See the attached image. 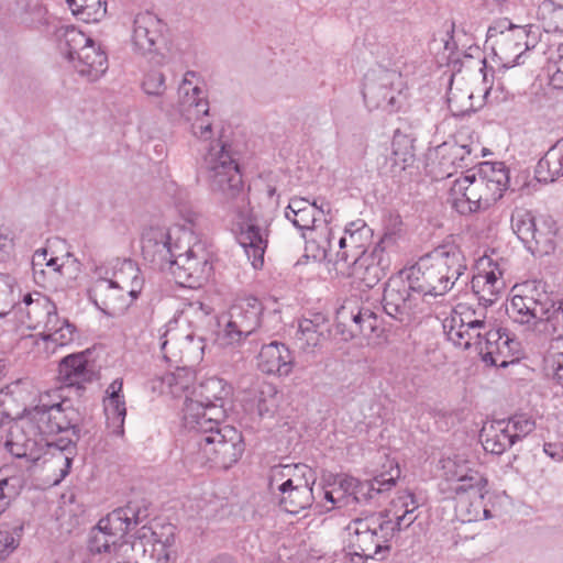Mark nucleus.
<instances>
[{"label": "nucleus", "instance_id": "nucleus-1", "mask_svg": "<svg viewBox=\"0 0 563 563\" xmlns=\"http://www.w3.org/2000/svg\"><path fill=\"white\" fill-rule=\"evenodd\" d=\"M201 170L218 203L236 220L238 240L253 267H262L268 243V224L253 213L239 165L223 143L209 146Z\"/></svg>", "mask_w": 563, "mask_h": 563}, {"label": "nucleus", "instance_id": "nucleus-2", "mask_svg": "<svg viewBox=\"0 0 563 563\" xmlns=\"http://www.w3.org/2000/svg\"><path fill=\"white\" fill-rule=\"evenodd\" d=\"M80 416L69 399L58 390L38 396L37 402L25 407L18 419L20 429L43 443L55 463H60V478L68 475L80 438Z\"/></svg>", "mask_w": 563, "mask_h": 563}, {"label": "nucleus", "instance_id": "nucleus-3", "mask_svg": "<svg viewBox=\"0 0 563 563\" xmlns=\"http://www.w3.org/2000/svg\"><path fill=\"white\" fill-rule=\"evenodd\" d=\"M463 255L454 246H439L421 256L404 275L431 310L432 300L443 297L464 273Z\"/></svg>", "mask_w": 563, "mask_h": 563}, {"label": "nucleus", "instance_id": "nucleus-4", "mask_svg": "<svg viewBox=\"0 0 563 563\" xmlns=\"http://www.w3.org/2000/svg\"><path fill=\"white\" fill-rule=\"evenodd\" d=\"M197 427L186 430L189 439L184 450L190 463L200 466L210 463L228 470L241 459L245 448L236 428L222 423L209 427L199 423Z\"/></svg>", "mask_w": 563, "mask_h": 563}, {"label": "nucleus", "instance_id": "nucleus-5", "mask_svg": "<svg viewBox=\"0 0 563 563\" xmlns=\"http://www.w3.org/2000/svg\"><path fill=\"white\" fill-rule=\"evenodd\" d=\"M114 277L115 279L99 277L89 289L90 300L101 312L112 318L128 309L139 297L143 286L140 269L131 260H124L121 263Z\"/></svg>", "mask_w": 563, "mask_h": 563}, {"label": "nucleus", "instance_id": "nucleus-6", "mask_svg": "<svg viewBox=\"0 0 563 563\" xmlns=\"http://www.w3.org/2000/svg\"><path fill=\"white\" fill-rule=\"evenodd\" d=\"M232 388L219 377H210L192 391L196 399L186 395L183 406V428L192 430L197 424L218 426L223 423L230 405Z\"/></svg>", "mask_w": 563, "mask_h": 563}, {"label": "nucleus", "instance_id": "nucleus-7", "mask_svg": "<svg viewBox=\"0 0 563 563\" xmlns=\"http://www.w3.org/2000/svg\"><path fill=\"white\" fill-rule=\"evenodd\" d=\"M273 329L264 317V306L255 297L238 300L229 310V320L222 332V340L229 345L250 344L255 352L260 342L267 340Z\"/></svg>", "mask_w": 563, "mask_h": 563}, {"label": "nucleus", "instance_id": "nucleus-8", "mask_svg": "<svg viewBox=\"0 0 563 563\" xmlns=\"http://www.w3.org/2000/svg\"><path fill=\"white\" fill-rule=\"evenodd\" d=\"M58 36L60 54L81 77L96 81L106 73V53L85 33L74 26H67Z\"/></svg>", "mask_w": 563, "mask_h": 563}, {"label": "nucleus", "instance_id": "nucleus-9", "mask_svg": "<svg viewBox=\"0 0 563 563\" xmlns=\"http://www.w3.org/2000/svg\"><path fill=\"white\" fill-rule=\"evenodd\" d=\"M493 162L479 164L476 173L456 178L450 188L452 207L461 214L487 210L490 207Z\"/></svg>", "mask_w": 563, "mask_h": 563}, {"label": "nucleus", "instance_id": "nucleus-10", "mask_svg": "<svg viewBox=\"0 0 563 563\" xmlns=\"http://www.w3.org/2000/svg\"><path fill=\"white\" fill-rule=\"evenodd\" d=\"M443 330L454 345L465 350L474 347L475 352L489 366L493 365V351L490 350L489 335L493 331L490 324L484 320L472 319L455 309L449 318L443 321Z\"/></svg>", "mask_w": 563, "mask_h": 563}, {"label": "nucleus", "instance_id": "nucleus-11", "mask_svg": "<svg viewBox=\"0 0 563 563\" xmlns=\"http://www.w3.org/2000/svg\"><path fill=\"white\" fill-rule=\"evenodd\" d=\"M402 76L394 69L378 67L369 70L363 82V98L369 110L382 109L395 112L401 104Z\"/></svg>", "mask_w": 563, "mask_h": 563}, {"label": "nucleus", "instance_id": "nucleus-12", "mask_svg": "<svg viewBox=\"0 0 563 563\" xmlns=\"http://www.w3.org/2000/svg\"><path fill=\"white\" fill-rule=\"evenodd\" d=\"M382 302L385 313L401 323H409L417 314L430 310L420 296L412 290L402 271L385 284Z\"/></svg>", "mask_w": 563, "mask_h": 563}, {"label": "nucleus", "instance_id": "nucleus-13", "mask_svg": "<svg viewBox=\"0 0 563 563\" xmlns=\"http://www.w3.org/2000/svg\"><path fill=\"white\" fill-rule=\"evenodd\" d=\"M399 476L398 465H390L387 472L377 474L368 481L362 482L352 476H344L339 481L336 493H340L339 499L343 500L347 507L356 504H372L395 487Z\"/></svg>", "mask_w": 563, "mask_h": 563}, {"label": "nucleus", "instance_id": "nucleus-14", "mask_svg": "<svg viewBox=\"0 0 563 563\" xmlns=\"http://www.w3.org/2000/svg\"><path fill=\"white\" fill-rule=\"evenodd\" d=\"M331 207L327 201H309L302 197H294L289 200L285 209V218L292 223L295 228L302 232V238L310 240L312 236H319L321 229L329 225L331 219Z\"/></svg>", "mask_w": 563, "mask_h": 563}, {"label": "nucleus", "instance_id": "nucleus-15", "mask_svg": "<svg viewBox=\"0 0 563 563\" xmlns=\"http://www.w3.org/2000/svg\"><path fill=\"white\" fill-rule=\"evenodd\" d=\"M395 242V232L386 231L372 251L353 253V269L347 274L365 287L373 288L386 275L388 264L384 250Z\"/></svg>", "mask_w": 563, "mask_h": 563}, {"label": "nucleus", "instance_id": "nucleus-16", "mask_svg": "<svg viewBox=\"0 0 563 563\" xmlns=\"http://www.w3.org/2000/svg\"><path fill=\"white\" fill-rule=\"evenodd\" d=\"M170 261L165 272L170 273L177 284L196 288L209 277L211 265L201 243L197 242L188 246L184 254Z\"/></svg>", "mask_w": 563, "mask_h": 563}, {"label": "nucleus", "instance_id": "nucleus-17", "mask_svg": "<svg viewBox=\"0 0 563 563\" xmlns=\"http://www.w3.org/2000/svg\"><path fill=\"white\" fill-rule=\"evenodd\" d=\"M164 22L151 11L136 13L131 21L130 43L136 55L156 54L163 41Z\"/></svg>", "mask_w": 563, "mask_h": 563}, {"label": "nucleus", "instance_id": "nucleus-18", "mask_svg": "<svg viewBox=\"0 0 563 563\" xmlns=\"http://www.w3.org/2000/svg\"><path fill=\"white\" fill-rule=\"evenodd\" d=\"M307 251L311 253L316 261L333 262L341 271L353 269L354 250L349 247L341 249L336 243L334 231L329 225H324L319 236H312L307 241Z\"/></svg>", "mask_w": 563, "mask_h": 563}, {"label": "nucleus", "instance_id": "nucleus-19", "mask_svg": "<svg viewBox=\"0 0 563 563\" xmlns=\"http://www.w3.org/2000/svg\"><path fill=\"white\" fill-rule=\"evenodd\" d=\"M162 342V351L166 358H174L175 362L184 363L185 366L198 364L203 356L205 339L195 332H188L181 336L167 331Z\"/></svg>", "mask_w": 563, "mask_h": 563}, {"label": "nucleus", "instance_id": "nucleus-20", "mask_svg": "<svg viewBox=\"0 0 563 563\" xmlns=\"http://www.w3.org/2000/svg\"><path fill=\"white\" fill-rule=\"evenodd\" d=\"M172 229L152 227L142 234V255L154 268L165 272L170 265L173 253L170 251Z\"/></svg>", "mask_w": 563, "mask_h": 563}, {"label": "nucleus", "instance_id": "nucleus-21", "mask_svg": "<svg viewBox=\"0 0 563 563\" xmlns=\"http://www.w3.org/2000/svg\"><path fill=\"white\" fill-rule=\"evenodd\" d=\"M316 483V475L310 467V473L303 472L300 476H295V483L288 484L276 494L278 505L289 514H298L301 510L312 506L314 496L312 486Z\"/></svg>", "mask_w": 563, "mask_h": 563}, {"label": "nucleus", "instance_id": "nucleus-22", "mask_svg": "<svg viewBox=\"0 0 563 563\" xmlns=\"http://www.w3.org/2000/svg\"><path fill=\"white\" fill-rule=\"evenodd\" d=\"M260 342L261 350L257 356L258 369L267 375L278 377L289 376L295 366V356L289 347L278 341Z\"/></svg>", "mask_w": 563, "mask_h": 563}, {"label": "nucleus", "instance_id": "nucleus-23", "mask_svg": "<svg viewBox=\"0 0 563 563\" xmlns=\"http://www.w3.org/2000/svg\"><path fill=\"white\" fill-rule=\"evenodd\" d=\"M27 465L4 464L0 467V515L15 500L31 481Z\"/></svg>", "mask_w": 563, "mask_h": 563}, {"label": "nucleus", "instance_id": "nucleus-24", "mask_svg": "<svg viewBox=\"0 0 563 563\" xmlns=\"http://www.w3.org/2000/svg\"><path fill=\"white\" fill-rule=\"evenodd\" d=\"M189 77H195L194 71H187L178 87V102L175 111L186 121H191L202 114H208L209 102L203 90L192 85Z\"/></svg>", "mask_w": 563, "mask_h": 563}, {"label": "nucleus", "instance_id": "nucleus-25", "mask_svg": "<svg viewBox=\"0 0 563 563\" xmlns=\"http://www.w3.org/2000/svg\"><path fill=\"white\" fill-rule=\"evenodd\" d=\"M496 333L495 368L511 367L514 374H519V369L523 368L520 361L525 357L521 342L506 328L496 329Z\"/></svg>", "mask_w": 563, "mask_h": 563}, {"label": "nucleus", "instance_id": "nucleus-26", "mask_svg": "<svg viewBox=\"0 0 563 563\" xmlns=\"http://www.w3.org/2000/svg\"><path fill=\"white\" fill-rule=\"evenodd\" d=\"M8 451L16 461L11 464L27 465L29 471L33 472L38 461L44 455L46 448L33 435H30L22 430L19 433L11 432V438L5 443Z\"/></svg>", "mask_w": 563, "mask_h": 563}, {"label": "nucleus", "instance_id": "nucleus-27", "mask_svg": "<svg viewBox=\"0 0 563 563\" xmlns=\"http://www.w3.org/2000/svg\"><path fill=\"white\" fill-rule=\"evenodd\" d=\"M528 302L532 305L533 319L543 321L559 305V294L544 280H528L523 284Z\"/></svg>", "mask_w": 563, "mask_h": 563}, {"label": "nucleus", "instance_id": "nucleus-28", "mask_svg": "<svg viewBox=\"0 0 563 563\" xmlns=\"http://www.w3.org/2000/svg\"><path fill=\"white\" fill-rule=\"evenodd\" d=\"M20 314V322L29 329L40 328L44 321L46 312L53 311L54 302L46 296L34 292L26 294L21 302H15L13 307Z\"/></svg>", "mask_w": 563, "mask_h": 563}, {"label": "nucleus", "instance_id": "nucleus-29", "mask_svg": "<svg viewBox=\"0 0 563 563\" xmlns=\"http://www.w3.org/2000/svg\"><path fill=\"white\" fill-rule=\"evenodd\" d=\"M153 545L146 547L145 554L153 559V563H169L176 559L175 537L176 527L172 523L152 526Z\"/></svg>", "mask_w": 563, "mask_h": 563}, {"label": "nucleus", "instance_id": "nucleus-30", "mask_svg": "<svg viewBox=\"0 0 563 563\" xmlns=\"http://www.w3.org/2000/svg\"><path fill=\"white\" fill-rule=\"evenodd\" d=\"M95 372L89 367L84 354H71L64 357L58 366V379L66 386L82 388L84 384L90 383Z\"/></svg>", "mask_w": 563, "mask_h": 563}, {"label": "nucleus", "instance_id": "nucleus-31", "mask_svg": "<svg viewBox=\"0 0 563 563\" xmlns=\"http://www.w3.org/2000/svg\"><path fill=\"white\" fill-rule=\"evenodd\" d=\"M140 522V511L131 505L117 508L98 521L100 528L106 530L115 541L124 538L131 527Z\"/></svg>", "mask_w": 563, "mask_h": 563}, {"label": "nucleus", "instance_id": "nucleus-32", "mask_svg": "<svg viewBox=\"0 0 563 563\" xmlns=\"http://www.w3.org/2000/svg\"><path fill=\"white\" fill-rule=\"evenodd\" d=\"M391 531L379 532H363V534L352 536L350 538L349 547L352 553L362 559H374L377 554L389 550L388 537Z\"/></svg>", "mask_w": 563, "mask_h": 563}, {"label": "nucleus", "instance_id": "nucleus-33", "mask_svg": "<svg viewBox=\"0 0 563 563\" xmlns=\"http://www.w3.org/2000/svg\"><path fill=\"white\" fill-rule=\"evenodd\" d=\"M328 332L329 327L321 314H317L313 319H302L298 324L296 343L302 351H312L327 339Z\"/></svg>", "mask_w": 563, "mask_h": 563}, {"label": "nucleus", "instance_id": "nucleus-34", "mask_svg": "<svg viewBox=\"0 0 563 563\" xmlns=\"http://www.w3.org/2000/svg\"><path fill=\"white\" fill-rule=\"evenodd\" d=\"M41 327L44 329V340L52 341L59 346L73 342L76 332L75 325L68 319L59 318L55 305L53 311L46 312Z\"/></svg>", "mask_w": 563, "mask_h": 563}, {"label": "nucleus", "instance_id": "nucleus-35", "mask_svg": "<svg viewBox=\"0 0 563 563\" xmlns=\"http://www.w3.org/2000/svg\"><path fill=\"white\" fill-rule=\"evenodd\" d=\"M442 467L446 479L455 483L451 486V490L455 494L466 493L477 483L476 473L463 461L446 459Z\"/></svg>", "mask_w": 563, "mask_h": 563}, {"label": "nucleus", "instance_id": "nucleus-36", "mask_svg": "<svg viewBox=\"0 0 563 563\" xmlns=\"http://www.w3.org/2000/svg\"><path fill=\"white\" fill-rule=\"evenodd\" d=\"M536 175L540 181H554L563 177V137L538 162Z\"/></svg>", "mask_w": 563, "mask_h": 563}, {"label": "nucleus", "instance_id": "nucleus-37", "mask_svg": "<svg viewBox=\"0 0 563 563\" xmlns=\"http://www.w3.org/2000/svg\"><path fill=\"white\" fill-rule=\"evenodd\" d=\"M495 33H498L496 43H506L508 40L514 41V47L516 51L525 46V49H530L534 45L530 44L528 25L514 24L508 19H500L495 21Z\"/></svg>", "mask_w": 563, "mask_h": 563}, {"label": "nucleus", "instance_id": "nucleus-38", "mask_svg": "<svg viewBox=\"0 0 563 563\" xmlns=\"http://www.w3.org/2000/svg\"><path fill=\"white\" fill-rule=\"evenodd\" d=\"M438 153L441 154L439 165L442 167V177H451L456 167H464L465 157L471 154L468 145H459L456 143H444L438 147Z\"/></svg>", "mask_w": 563, "mask_h": 563}, {"label": "nucleus", "instance_id": "nucleus-39", "mask_svg": "<svg viewBox=\"0 0 563 563\" xmlns=\"http://www.w3.org/2000/svg\"><path fill=\"white\" fill-rule=\"evenodd\" d=\"M71 13L86 23L100 22L107 14L106 0H66Z\"/></svg>", "mask_w": 563, "mask_h": 563}, {"label": "nucleus", "instance_id": "nucleus-40", "mask_svg": "<svg viewBox=\"0 0 563 563\" xmlns=\"http://www.w3.org/2000/svg\"><path fill=\"white\" fill-rule=\"evenodd\" d=\"M303 472L310 473V467L306 464H286L272 467L269 474V489L276 496L286 485L290 483L294 484L295 476H300Z\"/></svg>", "mask_w": 563, "mask_h": 563}, {"label": "nucleus", "instance_id": "nucleus-41", "mask_svg": "<svg viewBox=\"0 0 563 563\" xmlns=\"http://www.w3.org/2000/svg\"><path fill=\"white\" fill-rule=\"evenodd\" d=\"M303 472L310 473V467L306 464H286L272 467L269 474V489L276 496L286 485L290 483L294 484L295 476H300Z\"/></svg>", "mask_w": 563, "mask_h": 563}, {"label": "nucleus", "instance_id": "nucleus-42", "mask_svg": "<svg viewBox=\"0 0 563 563\" xmlns=\"http://www.w3.org/2000/svg\"><path fill=\"white\" fill-rule=\"evenodd\" d=\"M350 531V538L352 536L363 534V532H373L379 530V532L395 531V526L391 525V520L387 519V515L372 514L365 518L354 519L347 527Z\"/></svg>", "mask_w": 563, "mask_h": 563}, {"label": "nucleus", "instance_id": "nucleus-43", "mask_svg": "<svg viewBox=\"0 0 563 563\" xmlns=\"http://www.w3.org/2000/svg\"><path fill=\"white\" fill-rule=\"evenodd\" d=\"M534 223L536 218L531 211L518 209L511 214V229L514 233L530 251L533 250L531 245V232H533Z\"/></svg>", "mask_w": 563, "mask_h": 563}, {"label": "nucleus", "instance_id": "nucleus-44", "mask_svg": "<svg viewBox=\"0 0 563 563\" xmlns=\"http://www.w3.org/2000/svg\"><path fill=\"white\" fill-rule=\"evenodd\" d=\"M538 15L549 30L563 32V0H543L538 7Z\"/></svg>", "mask_w": 563, "mask_h": 563}, {"label": "nucleus", "instance_id": "nucleus-45", "mask_svg": "<svg viewBox=\"0 0 563 563\" xmlns=\"http://www.w3.org/2000/svg\"><path fill=\"white\" fill-rule=\"evenodd\" d=\"M103 407L108 426L112 428L113 433L122 435L124 432L123 424L126 416L124 398H104Z\"/></svg>", "mask_w": 563, "mask_h": 563}, {"label": "nucleus", "instance_id": "nucleus-46", "mask_svg": "<svg viewBox=\"0 0 563 563\" xmlns=\"http://www.w3.org/2000/svg\"><path fill=\"white\" fill-rule=\"evenodd\" d=\"M152 527L143 526L131 537L133 545V563H153L151 555L145 554L146 547L153 545Z\"/></svg>", "mask_w": 563, "mask_h": 563}, {"label": "nucleus", "instance_id": "nucleus-47", "mask_svg": "<svg viewBox=\"0 0 563 563\" xmlns=\"http://www.w3.org/2000/svg\"><path fill=\"white\" fill-rule=\"evenodd\" d=\"M23 525L10 527L7 523L0 526V560L8 558L19 545Z\"/></svg>", "mask_w": 563, "mask_h": 563}, {"label": "nucleus", "instance_id": "nucleus-48", "mask_svg": "<svg viewBox=\"0 0 563 563\" xmlns=\"http://www.w3.org/2000/svg\"><path fill=\"white\" fill-rule=\"evenodd\" d=\"M473 292L477 296L479 303L487 307L493 303V271L485 274H477L472 279Z\"/></svg>", "mask_w": 563, "mask_h": 563}, {"label": "nucleus", "instance_id": "nucleus-49", "mask_svg": "<svg viewBox=\"0 0 563 563\" xmlns=\"http://www.w3.org/2000/svg\"><path fill=\"white\" fill-rule=\"evenodd\" d=\"M111 540H113V538L106 530L101 529L99 523H97V526L90 531L88 549L93 554L104 553L110 556L113 551Z\"/></svg>", "mask_w": 563, "mask_h": 563}, {"label": "nucleus", "instance_id": "nucleus-50", "mask_svg": "<svg viewBox=\"0 0 563 563\" xmlns=\"http://www.w3.org/2000/svg\"><path fill=\"white\" fill-rule=\"evenodd\" d=\"M23 21L31 25H40L46 22V9L41 0H20L18 2Z\"/></svg>", "mask_w": 563, "mask_h": 563}, {"label": "nucleus", "instance_id": "nucleus-51", "mask_svg": "<svg viewBox=\"0 0 563 563\" xmlns=\"http://www.w3.org/2000/svg\"><path fill=\"white\" fill-rule=\"evenodd\" d=\"M15 280L8 274H0V318L7 316L14 307L16 296L14 294Z\"/></svg>", "mask_w": 563, "mask_h": 563}, {"label": "nucleus", "instance_id": "nucleus-52", "mask_svg": "<svg viewBox=\"0 0 563 563\" xmlns=\"http://www.w3.org/2000/svg\"><path fill=\"white\" fill-rule=\"evenodd\" d=\"M532 305L528 302V292L525 296H514L510 302L505 303V311L512 318L520 317L521 323L533 319Z\"/></svg>", "mask_w": 563, "mask_h": 563}, {"label": "nucleus", "instance_id": "nucleus-53", "mask_svg": "<svg viewBox=\"0 0 563 563\" xmlns=\"http://www.w3.org/2000/svg\"><path fill=\"white\" fill-rule=\"evenodd\" d=\"M399 135H395L393 140V153L387 159V164L390 165V173L396 176L406 169V166L412 161L413 154L406 147L405 151L399 150L400 140Z\"/></svg>", "mask_w": 563, "mask_h": 563}, {"label": "nucleus", "instance_id": "nucleus-54", "mask_svg": "<svg viewBox=\"0 0 563 563\" xmlns=\"http://www.w3.org/2000/svg\"><path fill=\"white\" fill-rule=\"evenodd\" d=\"M166 77L159 69H150L142 80V89L147 96L162 97L166 90Z\"/></svg>", "mask_w": 563, "mask_h": 563}, {"label": "nucleus", "instance_id": "nucleus-55", "mask_svg": "<svg viewBox=\"0 0 563 563\" xmlns=\"http://www.w3.org/2000/svg\"><path fill=\"white\" fill-rule=\"evenodd\" d=\"M516 441V435L509 428V423L504 419H495V455L501 454L508 448H511Z\"/></svg>", "mask_w": 563, "mask_h": 563}, {"label": "nucleus", "instance_id": "nucleus-56", "mask_svg": "<svg viewBox=\"0 0 563 563\" xmlns=\"http://www.w3.org/2000/svg\"><path fill=\"white\" fill-rule=\"evenodd\" d=\"M352 320L355 329L350 331L351 336H354L355 332L372 333L376 328V314L369 309H361L356 314H353Z\"/></svg>", "mask_w": 563, "mask_h": 563}, {"label": "nucleus", "instance_id": "nucleus-57", "mask_svg": "<svg viewBox=\"0 0 563 563\" xmlns=\"http://www.w3.org/2000/svg\"><path fill=\"white\" fill-rule=\"evenodd\" d=\"M113 551L107 563H133V545L131 538L125 540H111Z\"/></svg>", "mask_w": 563, "mask_h": 563}, {"label": "nucleus", "instance_id": "nucleus-58", "mask_svg": "<svg viewBox=\"0 0 563 563\" xmlns=\"http://www.w3.org/2000/svg\"><path fill=\"white\" fill-rule=\"evenodd\" d=\"M172 232L173 236L169 245L173 253L172 260H177L176 257H178V255H183L188 246H192L190 244L192 235L190 231L180 228L172 229Z\"/></svg>", "mask_w": 563, "mask_h": 563}, {"label": "nucleus", "instance_id": "nucleus-59", "mask_svg": "<svg viewBox=\"0 0 563 563\" xmlns=\"http://www.w3.org/2000/svg\"><path fill=\"white\" fill-rule=\"evenodd\" d=\"M531 232V245L533 246L532 253H550L554 250V238H548V234L541 230L540 224L534 223V228Z\"/></svg>", "mask_w": 563, "mask_h": 563}, {"label": "nucleus", "instance_id": "nucleus-60", "mask_svg": "<svg viewBox=\"0 0 563 563\" xmlns=\"http://www.w3.org/2000/svg\"><path fill=\"white\" fill-rule=\"evenodd\" d=\"M507 423H509V428L516 435L517 440L531 433L536 428L534 420L527 417L526 415H515L514 417L509 418Z\"/></svg>", "mask_w": 563, "mask_h": 563}, {"label": "nucleus", "instance_id": "nucleus-61", "mask_svg": "<svg viewBox=\"0 0 563 563\" xmlns=\"http://www.w3.org/2000/svg\"><path fill=\"white\" fill-rule=\"evenodd\" d=\"M544 366L563 387V352H550L544 356Z\"/></svg>", "mask_w": 563, "mask_h": 563}, {"label": "nucleus", "instance_id": "nucleus-62", "mask_svg": "<svg viewBox=\"0 0 563 563\" xmlns=\"http://www.w3.org/2000/svg\"><path fill=\"white\" fill-rule=\"evenodd\" d=\"M190 122L191 132L196 137L205 141L212 137V123L209 119V113L199 115L198 118L192 119Z\"/></svg>", "mask_w": 563, "mask_h": 563}, {"label": "nucleus", "instance_id": "nucleus-63", "mask_svg": "<svg viewBox=\"0 0 563 563\" xmlns=\"http://www.w3.org/2000/svg\"><path fill=\"white\" fill-rule=\"evenodd\" d=\"M543 320L547 321L548 325L552 328V333L555 340L563 339V308L558 306L555 307L548 318Z\"/></svg>", "mask_w": 563, "mask_h": 563}, {"label": "nucleus", "instance_id": "nucleus-64", "mask_svg": "<svg viewBox=\"0 0 563 563\" xmlns=\"http://www.w3.org/2000/svg\"><path fill=\"white\" fill-rule=\"evenodd\" d=\"M509 168L505 165L504 162L495 161V186L500 191H506L509 189Z\"/></svg>", "mask_w": 563, "mask_h": 563}]
</instances>
